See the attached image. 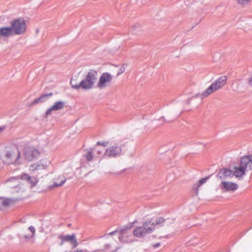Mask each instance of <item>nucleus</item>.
<instances>
[{
    "label": "nucleus",
    "instance_id": "2",
    "mask_svg": "<svg viewBox=\"0 0 252 252\" xmlns=\"http://www.w3.org/2000/svg\"><path fill=\"white\" fill-rule=\"evenodd\" d=\"M174 222L173 219H165L162 217H153L143 222L142 224L148 234L155 231L158 226H170Z\"/></svg>",
    "mask_w": 252,
    "mask_h": 252
},
{
    "label": "nucleus",
    "instance_id": "22",
    "mask_svg": "<svg viewBox=\"0 0 252 252\" xmlns=\"http://www.w3.org/2000/svg\"><path fill=\"white\" fill-rule=\"evenodd\" d=\"M116 67L118 69L117 72V76H119L125 72V67L124 65H122L121 66L117 65V66H116Z\"/></svg>",
    "mask_w": 252,
    "mask_h": 252
},
{
    "label": "nucleus",
    "instance_id": "16",
    "mask_svg": "<svg viewBox=\"0 0 252 252\" xmlns=\"http://www.w3.org/2000/svg\"><path fill=\"white\" fill-rule=\"evenodd\" d=\"M133 234L135 237L138 238L144 237L148 234L143 224L141 226L135 227L133 229Z\"/></svg>",
    "mask_w": 252,
    "mask_h": 252
},
{
    "label": "nucleus",
    "instance_id": "12",
    "mask_svg": "<svg viewBox=\"0 0 252 252\" xmlns=\"http://www.w3.org/2000/svg\"><path fill=\"white\" fill-rule=\"evenodd\" d=\"M65 106V103L63 101H56L54 104L48 109L45 112L46 117L50 115L54 111H57L62 109Z\"/></svg>",
    "mask_w": 252,
    "mask_h": 252
},
{
    "label": "nucleus",
    "instance_id": "10",
    "mask_svg": "<svg viewBox=\"0 0 252 252\" xmlns=\"http://www.w3.org/2000/svg\"><path fill=\"white\" fill-rule=\"evenodd\" d=\"M112 80V75L107 72H103L99 78L96 87L101 90L105 89L111 84Z\"/></svg>",
    "mask_w": 252,
    "mask_h": 252
},
{
    "label": "nucleus",
    "instance_id": "11",
    "mask_svg": "<svg viewBox=\"0 0 252 252\" xmlns=\"http://www.w3.org/2000/svg\"><path fill=\"white\" fill-rule=\"evenodd\" d=\"M19 179L25 181L31 187L35 186L38 182V180L35 177L31 176L27 173H23L19 176Z\"/></svg>",
    "mask_w": 252,
    "mask_h": 252
},
{
    "label": "nucleus",
    "instance_id": "28",
    "mask_svg": "<svg viewBox=\"0 0 252 252\" xmlns=\"http://www.w3.org/2000/svg\"><path fill=\"white\" fill-rule=\"evenodd\" d=\"M160 245V243H157V244H154L153 245V247H154V248H158V247H159Z\"/></svg>",
    "mask_w": 252,
    "mask_h": 252
},
{
    "label": "nucleus",
    "instance_id": "18",
    "mask_svg": "<svg viewBox=\"0 0 252 252\" xmlns=\"http://www.w3.org/2000/svg\"><path fill=\"white\" fill-rule=\"evenodd\" d=\"M208 179V177H206L197 181L193 185L192 190H193L196 193H197L199 188L205 183H206Z\"/></svg>",
    "mask_w": 252,
    "mask_h": 252
},
{
    "label": "nucleus",
    "instance_id": "3",
    "mask_svg": "<svg viewBox=\"0 0 252 252\" xmlns=\"http://www.w3.org/2000/svg\"><path fill=\"white\" fill-rule=\"evenodd\" d=\"M226 80L227 77L225 76H222L219 77L213 82L211 85L203 92L198 94L197 96L201 99L207 97L212 94L220 89L223 86H224L226 84Z\"/></svg>",
    "mask_w": 252,
    "mask_h": 252
},
{
    "label": "nucleus",
    "instance_id": "6",
    "mask_svg": "<svg viewBox=\"0 0 252 252\" xmlns=\"http://www.w3.org/2000/svg\"><path fill=\"white\" fill-rule=\"evenodd\" d=\"M24 157L28 161H35L41 156V151L34 146H28L24 150Z\"/></svg>",
    "mask_w": 252,
    "mask_h": 252
},
{
    "label": "nucleus",
    "instance_id": "21",
    "mask_svg": "<svg viewBox=\"0 0 252 252\" xmlns=\"http://www.w3.org/2000/svg\"><path fill=\"white\" fill-rule=\"evenodd\" d=\"M29 230L31 232V234L29 235H24L23 237L26 239H29L32 238L35 233V228L34 227L31 226L29 227Z\"/></svg>",
    "mask_w": 252,
    "mask_h": 252
},
{
    "label": "nucleus",
    "instance_id": "7",
    "mask_svg": "<svg viewBox=\"0 0 252 252\" xmlns=\"http://www.w3.org/2000/svg\"><path fill=\"white\" fill-rule=\"evenodd\" d=\"M31 162L32 163L28 166V170L31 172L46 169L51 162L49 158H42L37 161Z\"/></svg>",
    "mask_w": 252,
    "mask_h": 252
},
{
    "label": "nucleus",
    "instance_id": "1",
    "mask_svg": "<svg viewBox=\"0 0 252 252\" xmlns=\"http://www.w3.org/2000/svg\"><path fill=\"white\" fill-rule=\"evenodd\" d=\"M98 77V71L94 69H90L85 73L84 78L80 81L78 76L71 78V87L75 90L82 89L88 91L92 89L95 84Z\"/></svg>",
    "mask_w": 252,
    "mask_h": 252
},
{
    "label": "nucleus",
    "instance_id": "15",
    "mask_svg": "<svg viewBox=\"0 0 252 252\" xmlns=\"http://www.w3.org/2000/svg\"><path fill=\"white\" fill-rule=\"evenodd\" d=\"M221 185L222 189L227 191H234L238 189L237 185L233 182L223 181Z\"/></svg>",
    "mask_w": 252,
    "mask_h": 252
},
{
    "label": "nucleus",
    "instance_id": "8",
    "mask_svg": "<svg viewBox=\"0 0 252 252\" xmlns=\"http://www.w3.org/2000/svg\"><path fill=\"white\" fill-rule=\"evenodd\" d=\"M11 28L14 34L19 35L24 33L27 30V24L24 19L19 18L14 19L11 23Z\"/></svg>",
    "mask_w": 252,
    "mask_h": 252
},
{
    "label": "nucleus",
    "instance_id": "26",
    "mask_svg": "<svg viewBox=\"0 0 252 252\" xmlns=\"http://www.w3.org/2000/svg\"><path fill=\"white\" fill-rule=\"evenodd\" d=\"M251 0H237V2L241 5H245L248 4Z\"/></svg>",
    "mask_w": 252,
    "mask_h": 252
},
{
    "label": "nucleus",
    "instance_id": "27",
    "mask_svg": "<svg viewBox=\"0 0 252 252\" xmlns=\"http://www.w3.org/2000/svg\"><path fill=\"white\" fill-rule=\"evenodd\" d=\"M196 244H197V245H198L197 247L198 248L201 249L204 246V245H201L202 242L201 241H199Z\"/></svg>",
    "mask_w": 252,
    "mask_h": 252
},
{
    "label": "nucleus",
    "instance_id": "19",
    "mask_svg": "<svg viewBox=\"0 0 252 252\" xmlns=\"http://www.w3.org/2000/svg\"><path fill=\"white\" fill-rule=\"evenodd\" d=\"M66 181V178L63 175H59L54 179V187H58L63 185Z\"/></svg>",
    "mask_w": 252,
    "mask_h": 252
},
{
    "label": "nucleus",
    "instance_id": "30",
    "mask_svg": "<svg viewBox=\"0 0 252 252\" xmlns=\"http://www.w3.org/2000/svg\"><path fill=\"white\" fill-rule=\"evenodd\" d=\"M107 144H108L107 142H104V143H103L102 144H100V142H98L97 143L98 145H102L103 146H106L107 145Z\"/></svg>",
    "mask_w": 252,
    "mask_h": 252
},
{
    "label": "nucleus",
    "instance_id": "17",
    "mask_svg": "<svg viewBox=\"0 0 252 252\" xmlns=\"http://www.w3.org/2000/svg\"><path fill=\"white\" fill-rule=\"evenodd\" d=\"M14 35L11 27H3L0 28V36L3 37H7Z\"/></svg>",
    "mask_w": 252,
    "mask_h": 252
},
{
    "label": "nucleus",
    "instance_id": "23",
    "mask_svg": "<svg viewBox=\"0 0 252 252\" xmlns=\"http://www.w3.org/2000/svg\"><path fill=\"white\" fill-rule=\"evenodd\" d=\"M127 235H128V234L126 232H125V231L121 233V234L119 236V239L122 242H127V240L125 239L124 237H127Z\"/></svg>",
    "mask_w": 252,
    "mask_h": 252
},
{
    "label": "nucleus",
    "instance_id": "9",
    "mask_svg": "<svg viewBox=\"0 0 252 252\" xmlns=\"http://www.w3.org/2000/svg\"><path fill=\"white\" fill-rule=\"evenodd\" d=\"M122 153L121 145L119 143H115L106 148L104 155L108 158H115L121 156Z\"/></svg>",
    "mask_w": 252,
    "mask_h": 252
},
{
    "label": "nucleus",
    "instance_id": "5",
    "mask_svg": "<svg viewBox=\"0 0 252 252\" xmlns=\"http://www.w3.org/2000/svg\"><path fill=\"white\" fill-rule=\"evenodd\" d=\"M4 161L7 164H21L22 158L19 150L16 147L7 150L4 156Z\"/></svg>",
    "mask_w": 252,
    "mask_h": 252
},
{
    "label": "nucleus",
    "instance_id": "31",
    "mask_svg": "<svg viewBox=\"0 0 252 252\" xmlns=\"http://www.w3.org/2000/svg\"><path fill=\"white\" fill-rule=\"evenodd\" d=\"M74 252H83V251L82 250L77 249L75 251H74Z\"/></svg>",
    "mask_w": 252,
    "mask_h": 252
},
{
    "label": "nucleus",
    "instance_id": "25",
    "mask_svg": "<svg viewBox=\"0 0 252 252\" xmlns=\"http://www.w3.org/2000/svg\"><path fill=\"white\" fill-rule=\"evenodd\" d=\"M85 157L88 161H91L93 159V154L90 151H87Z\"/></svg>",
    "mask_w": 252,
    "mask_h": 252
},
{
    "label": "nucleus",
    "instance_id": "20",
    "mask_svg": "<svg viewBox=\"0 0 252 252\" xmlns=\"http://www.w3.org/2000/svg\"><path fill=\"white\" fill-rule=\"evenodd\" d=\"M222 172L223 174V176L225 177H232L235 176L237 178L242 177L241 176H237L235 173V166L234 167V170L231 171L227 168H224L222 169Z\"/></svg>",
    "mask_w": 252,
    "mask_h": 252
},
{
    "label": "nucleus",
    "instance_id": "14",
    "mask_svg": "<svg viewBox=\"0 0 252 252\" xmlns=\"http://www.w3.org/2000/svg\"><path fill=\"white\" fill-rule=\"evenodd\" d=\"M59 238L62 241V245L65 242H69L74 248L76 247L78 245L75 235L74 234L71 235L60 236Z\"/></svg>",
    "mask_w": 252,
    "mask_h": 252
},
{
    "label": "nucleus",
    "instance_id": "32",
    "mask_svg": "<svg viewBox=\"0 0 252 252\" xmlns=\"http://www.w3.org/2000/svg\"><path fill=\"white\" fill-rule=\"evenodd\" d=\"M4 129V127H1V126H0V133L2 131H3Z\"/></svg>",
    "mask_w": 252,
    "mask_h": 252
},
{
    "label": "nucleus",
    "instance_id": "29",
    "mask_svg": "<svg viewBox=\"0 0 252 252\" xmlns=\"http://www.w3.org/2000/svg\"><path fill=\"white\" fill-rule=\"evenodd\" d=\"M248 84L250 86L252 87V76L251 77V78L249 79Z\"/></svg>",
    "mask_w": 252,
    "mask_h": 252
},
{
    "label": "nucleus",
    "instance_id": "4",
    "mask_svg": "<svg viewBox=\"0 0 252 252\" xmlns=\"http://www.w3.org/2000/svg\"><path fill=\"white\" fill-rule=\"evenodd\" d=\"M252 170V156H244L241 158L240 164L235 166V173L237 176H243L246 172Z\"/></svg>",
    "mask_w": 252,
    "mask_h": 252
},
{
    "label": "nucleus",
    "instance_id": "24",
    "mask_svg": "<svg viewBox=\"0 0 252 252\" xmlns=\"http://www.w3.org/2000/svg\"><path fill=\"white\" fill-rule=\"evenodd\" d=\"M52 95V93H50L49 94L43 95L41 96L39 98H38L37 99H35L34 100V101H33V103H37L41 101L42 100V99L44 97H47L48 95Z\"/></svg>",
    "mask_w": 252,
    "mask_h": 252
},
{
    "label": "nucleus",
    "instance_id": "13",
    "mask_svg": "<svg viewBox=\"0 0 252 252\" xmlns=\"http://www.w3.org/2000/svg\"><path fill=\"white\" fill-rule=\"evenodd\" d=\"M19 198H8L0 197V209L3 210L10 205L14 204Z\"/></svg>",
    "mask_w": 252,
    "mask_h": 252
}]
</instances>
